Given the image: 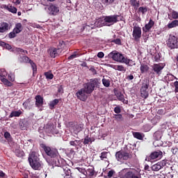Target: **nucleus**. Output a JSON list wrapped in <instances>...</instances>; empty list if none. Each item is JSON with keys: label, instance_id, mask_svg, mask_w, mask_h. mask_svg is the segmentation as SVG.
<instances>
[{"label": "nucleus", "instance_id": "57", "mask_svg": "<svg viewBox=\"0 0 178 178\" xmlns=\"http://www.w3.org/2000/svg\"><path fill=\"white\" fill-rule=\"evenodd\" d=\"M114 112H115L116 114H119L120 113H121L122 111H121L120 107H119V106L115 107V108H114Z\"/></svg>", "mask_w": 178, "mask_h": 178}, {"label": "nucleus", "instance_id": "24", "mask_svg": "<svg viewBox=\"0 0 178 178\" xmlns=\"http://www.w3.org/2000/svg\"><path fill=\"white\" fill-rule=\"evenodd\" d=\"M140 95L142 98L147 99L149 97V92L146 90L143 86L140 87Z\"/></svg>", "mask_w": 178, "mask_h": 178}, {"label": "nucleus", "instance_id": "17", "mask_svg": "<svg viewBox=\"0 0 178 178\" xmlns=\"http://www.w3.org/2000/svg\"><path fill=\"white\" fill-rule=\"evenodd\" d=\"M155 24V22L153 21L152 18H150L149 22L145 25V26L143 28V31L144 33H149L150 30L152 29V26H154Z\"/></svg>", "mask_w": 178, "mask_h": 178}, {"label": "nucleus", "instance_id": "37", "mask_svg": "<svg viewBox=\"0 0 178 178\" xmlns=\"http://www.w3.org/2000/svg\"><path fill=\"white\" fill-rule=\"evenodd\" d=\"M0 47H3V48L7 49V50H11L12 47L8 43H6L3 40H0Z\"/></svg>", "mask_w": 178, "mask_h": 178}, {"label": "nucleus", "instance_id": "56", "mask_svg": "<svg viewBox=\"0 0 178 178\" xmlns=\"http://www.w3.org/2000/svg\"><path fill=\"white\" fill-rule=\"evenodd\" d=\"M172 19H178V13L177 11H172Z\"/></svg>", "mask_w": 178, "mask_h": 178}, {"label": "nucleus", "instance_id": "55", "mask_svg": "<svg viewBox=\"0 0 178 178\" xmlns=\"http://www.w3.org/2000/svg\"><path fill=\"white\" fill-rule=\"evenodd\" d=\"M76 169L79 171V172L85 175V176L86 177V169H85L84 168H76Z\"/></svg>", "mask_w": 178, "mask_h": 178}, {"label": "nucleus", "instance_id": "49", "mask_svg": "<svg viewBox=\"0 0 178 178\" xmlns=\"http://www.w3.org/2000/svg\"><path fill=\"white\" fill-rule=\"evenodd\" d=\"M4 138L8 140V141H12L13 138L10 135V133L9 131H6L4 133Z\"/></svg>", "mask_w": 178, "mask_h": 178}, {"label": "nucleus", "instance_id": "35", "mask_svg": "<svg viewBox=\"0 0 178 178\" xmlns=\"http://www.w3.org/2000/svg\"><path fill=\"white\" fill-rule=\"evenodd\" d=\"M149 86V79H144L143 80L142 87L144 88V89L147 91Z\"/></svg>", "mask_w": 178, "mask_h": 178}, {"label": "nucleus", "instance_id": "7", "mask_svg": "<svg viewBox=\"0 0 178 178\" xmlns=\"http://www.w3.org/2000/svg\"><path fill=\"white\" fill-rule=\"evenodd\" d=\"M109 58H112L115 62L124 63V55L117 50L112 51L108 54Z\"/></svg>", "mask_w": 178, "mask_h": 178}, {"label": "nucleus", "instance_id": "41", "mask_svg": "<svg viewBox=\"0 0 178 178\" xmlns=\"http://www.w3.org/2000/svg\"><path fill=\"white\" fill-rule=\"evenodd\" d=\"M29 63H30L31 66V67H32V69H33V74H34V73H37V70H38V68H37V65H36L35 63H34V61H33V60H32L31 59H30V58H29Z\"/></svg>", "mask_w": 178, "mask_h": 178}, {"label": "nucleus", "instance_id": "33", "mask_svg": "<svg viewBox=\"0 0 178 178\" xmlns=\"http://www.w3.org/2000/svg\"><path fill=\"white\" fill-rule=\"evenodd\" d=\"M116 177H117V175L115 170H109L108 171H107V176H106L107 178H111V177L116 178Z\"/></svg>", "mask_w": 178, "mask_h": 178}, {"label": "nucleus", "instance_id": "40", "mask_svg": "<svg viewBox=\"0 0 178 178\" xmlns=\"http://www.w3.org/2000/svg\"><path fill=\"white\" fill-rule=\"evenodd\" d=\"M153 138H154V140H156V141L161 140V138H162L161 131H155L154 134H153Z\"/></svg>", "mask_w": 178, "mask_h": 178}, {"label": "nucleus", "instance_id": "39", "mask_svg": "<svg viewBox=\"0 0 178 178\" xmlns=\"http://www.w3.org/2000/svg\"><path fill=\"white\" fill-rule=\"evenodd\" d=\"M49 55L51 58H56L58 56V49H51Z\"/></svg>", "mask_w": 178, "mask_h": 178}, {"label": "nucleus", "instance_id": "47", "mask_svg": "<svg viewBox=\"0 0 178 178\" xmlns=\"http://www.w3.org/2000/svg\"><path fill=\"white\" fill-rule=\"evenodd\" d=\"M102 83L104 87H109L111 81L110 79H106L105 78H103Z\"/></svg>", "mask_w": 178, "mask_h": 178}, {"label": "nucleus", "instance_id": "15", "mask_svg": "<svg viewBox=\"0 0 178 178\" xmlns=\"http://www.w3.org/2000/svg\"><path fill=\"white\" fill-rule=\"evenodd\" d=\"M48 10L49 12V15H54L56 16L58 15V13L60 12V9L55 4L49 3L48 6Z\"/></svg>", "mask_w": 178, "mask_h": 178}, {"label": "nucleus", "instance_id": "14", "mask_svg": "<svg viewBox=\"0 0 178 178\" xmlns=\"http://www.w3.org/2000/svg\"><path fill=\"white\" fill-rule=\"evenodd\" d=\"M97 176V172L94 166H88L86 169V175L88 178H95Z\"/></svg>", "mask_w": 178, "mask_h": 178}, {"label": "nucleus", "instance_id": "21", "mask_svg": "<svg viewBox=\"0 0 178 178\" xmlns=\"http://www.w3.org/2000/svg\"><path fill=\"white\" fill-rule=\"evenodd\" d=\"M35 105L36 107H40L44 104V99L41 95H36L35 97Z\"/></svg>", "mask_w": 178, "mask_h": 178}, {"label": "nucleus", "instance_id": "29", "mask_svg": "<svg viewBox=\"0 0 178 178\" xmlns=\"http://www.w3.org/2000/svg\"><path fill=\"white\" fill-rule=\"evenodd\" d=\"M133 135H134V138H138V140H143L145 136L144 134L140 133L138 131H134L133 133Z\"/></svg>", "mask_w": 178, "mask_h": 178}, {"label": "nucleus", "instance_id": "32", "mask_svg": "<svg viewBox=\"0 0 178 178\" xmlns=\"http://www.w3.org/2000/svg\"><path fill=\"white\" fill-rule=\"evenodd\" d=\"M124 63L129 66L136 65V63H134V61L132 59H129L127 57H124Z\"/></svg>", "mask_w": 178, "mask_h": 178}, {"label": "nucleus", "instance_id": "10", "mask_svg": "<svg viewBox=\"0 0 178 178\" xmlns=\"http://www.w3.org/2000/svg\"><path fill=\"white\" fill-rule=\"evenodd\" d=\"M23 29L24 26L22 23H17L13 31L9 33V38H15L17 33H22V31H23Z\"/></svg>", "mask_w": 178, "mask_h": 178}, {"label": "nucleus", "instance_id": "11", "mask_svg": "<svg viewBox=\"0 0 178 178\" xmlns=\"http://www.w3.org/2000/svg\"><path fill=\"white\" fill-rule=\"evenodd\" d=\"M59 174L61 176H63L64 178H74V177L71 170L69 169V168H67V167L60 168V169H59Z\"/></svg>", "mask_w": 178, "mask_h": 178}, {"label": "nucleus", "instance_id": "3", "mask_svg": "<svg viewBox=\"0 0 178 178\" xmlns=\"http://www.w3.org/2000/svg\"><path fill=\"white\" fill-rule=\"evenodd\" d=\"M29 162L31 167L33 170H41L42 169V165L40 163L39 157L36 155L35 152H31L29 156Z\"/></svg>", "mask_w": 178, "mask_h": 178}, {"label": "nucleus", "instance_id": "23", "mask_svg": "<svg viewBox=\"0 0 178 178\" xmlns=\"http://www.w3.org/2000/svg\"><path fill=\"white\" fill-rule=\"evenodd\" d=\"M8 23H6V22H3V23H1L0 25V33H5L8 30Z\"/></svg>", "mask_w": 178, "mask_h": 178}, {"label": "nucleus", "instance_id": "45", "mask_svg": "<svg viewBox=\"0 0 178 178\" xmlns=\"http://www.w3.org/2000/svg\"><path fill=\"white\" fill-rule=\"evenodd\" d=\"M147 12H148L147 7H139L138 9V13H141L143 15H145Z\"/></svg>", "mask_w": 178, "mask_h": 178}, {"label": "nucleus", "instance_id": "62", "mask_svg": "<svg viewBox=\"0 0 178 178\" xmlns=\"http://www.w3.org/2000/svg\"><path fill=\"white\" fill-rule=\"evenodd\" d=\"M58 93H63L64 92L63 87L62 85H60V86L58 87Z\"/></svg>", "mask_w": 178, "mask_h": 178}, {"label": "nucleus", "instance_id": "1", "mask_svg": "<svg viewBox=\"0 0 178 178\" xmlns=\"http://www.w3.org/2000/svg\"><path fill=\"white\" fill-rule=\"evenodd\" d=\"M100 83L97 78L90 79V81L84 83L83 88L78 90L76 93V97L79 99L81 102H86L88 99L87 95H91L95 91V87H99Z\"/></svg>", "mask_w": 178, "mask_h": 178}, {"label": "nucleus", "instance_id": "12", "mask_svg": "<svg viewBox=\"0 0 178 178\" xmlns=\"http://www.w3.org/2000/svg\"><path fill=\"white\" fill-rule=\"evenodd\" d=\"M118 17H120V15H111L110 16H106L104 17V22L114 24V23L119 22Z\"/></svg>", "mask_w": 178, "mask_h": 178}, {"label": "nucleus", "instance_id": "53", "mask_svg": "<svg viewBox=\"0 0 178 178\" xmlns=\"http://www.w3.org/2000/svg\"><path fill=\"white\" fill-rule=\"evenodd\" d=\"M155 62H160L161 56V54L156 53L154 54Z\"/></svg>", "mask_w": 178, "mask_h": 178}, {"label": "nucleus", "instance_id": "60", "mask_svg": "<svg viewBox=\"0 0 178 178\" xmlns=\"http://www.w3.org/2000/svg\"><path fill=\"white\" fill-rule=\"evenodd\" d=\"M63 45H65L64 40L60 41L58 45V49L63 48Z\"/></svg>", "mask_w": 178, "mask_h": 178}, {"label": "nucleus", "instance_id": "31", "mask_svg": "<svg viewBox=\"0 0 178 178\" xmlns=\"http://www.w3.org/2000/svg\"><path fill=\"white\" fill-rule=\"evenodd\" d=\"M129 3H131V7H134L136 10H137L138 8L140 7V1L130 0Z\"/></svg>", "mask_w": 178, "mask_h": 178}, {"label": "nucleus", "instance_id": "16", "mask_svg": "<svg viewBox=\"0 0 178 178\" xmlns=\"http://www.w3.org/2000/svg\"><path fill=\"white\" fill-rule=\"evenodd\" d=\"M125 178H141V175L138 174L136 171L130 170L127 171L126 174L124 175Z\"/></svg>", "mask_w": 178, "mask_h": 178}, {"label": "nucleus", "instance_id": "2", "mask_svg": "<svg viewBox=\"0 0 178 178\" xmlns=\"http://www.w3.org/2000/svg\"><path fill=\"white\" fill-rule=\"evenodd\" d=\"M115 156L118 161H127V159H132V152L131 147L126 145L123 150L117 152Z\"/></svg>", "mask_w": 178, "mask_h": 178}, {"label": "nucleus", "instance_id": "5", "mask_svg": "<svg viewBox=\"0 0 178 178\" xmlns=\"http://www.w3.org/2000/svg\"><path fill=\"white\" fill-rule=\"evenodd\" d=\"M7 73L6 71H3V73L0 72V80L2 81L3 84L6 86L11 87L13 83L11 81H15V77L11 76V74L8 75V79H6Z\"/></svg>", "mask_w": 178, "mask_h": 178}, {"label": "nucleus", "instance_id": "9", "mask_svg": "<svg viewBox=\"0 0 178 178\" xmlns=\"http://www.w3.org/2000/svg\"><path fill=\"white\" fill-rule=\"evenodd\" d=\"M43 148L48 156L56 158L59 155L58 149L56 148H52L51 147H48L47 145H44Z\"/></svg>", "mask_w": 178, "mask_h": 178}, {"label": "nucleus", "instance_id": "28", "mask_svg": "<svg viewBox=\"0 0 178 178\" xmlns=\"http://www.w3.org/2000/svg\"><path fill=\"white\" fill-rule=\"evenodd\" d=\"M167 26L169 29H172V28L178 26V19H174V21H172L170 23H168Z\"/></svg>", "mask_w": 178, "mask_h": 178}, {"label": "nucleus", "instance_id": "58", "mask_svg": "<svg viewBox=\"0 0 178 178\" xmlns=\"http://www.w3.org/2000/svg\"><path fill=\"white\" fill-rule=\"evenodd\" d=\"M157 114H159V115H163V114H165L164 109H159L157 111Z\"/></svg>", "mask_w": 178, "mask_h": 178}, {"label": "nucleus", "instance_id": "48", "mask_svg": "<svg viewBox=\"0 0 178 178\" xmlns=\"http://www.w3.org/2000/svg\"><path fill=\"white\" fill-rule=\"evenodd\" d=\"M73 129L74 131H76V133H79L82 131L81 124H75L73 127Z\"/></svg>", "mask_w": 178, "mask_h": 178}, {"label": "nucleus", "instance_id": "46", "mask_svg": "<svg viewBox=\"0 0 178 178\" xmlns=\"http://www.w3.org/2000/svg\"><path fill=\"white\" fill-rule=\"evenodd\" d=\"M19 127L21 128L22 131H25L27 128V124L26 123V121L22 120L19 122Z\"/></svg>", "mask_w": 178, "mask_h": 178}, {"label": "nucleus", "instance_id": "25", "mask_svg": "<svg viewBox=\"0 0 178 178\" xmlns=\"http://www.w3.org/2000/svg\"><path fill=\"white\" fill-rule=\"evenodd\" d=\"M95 141V138H90V136H86L84 138L83 140V145H91V143H92V142Z\"/></svg>", "mask_w": 178, "mask_h": 178}, {"label": "nucleus", "instance_id": "36", "mask_svg": "<svg viewBox=\"0 0 178 178\" xmlns=\"http://www.w3.org/2000/svg\"><path fill=\"white\" fill-rule=\"evenodd\" d=\"M59 102L58 99H54V100H52V102H49V106L51 109L55 108V106L58 105Z\"/></svg>", "mask_w": 178, "mask_h": 178}, {"label": "nucleus", "instance_id": "34", "mask_svg": "<svg viewBox=\"0 0 178 178\" xmlns=\"http://www.w3.org/2000/svg\"><path fill=\"white\" fill-rule=\"evenodd\" d=\"M80 56L81 54L79 52H78V51H74L73 54L67 58V59L69 60H72V59L77 58V57H80Z\"/></svg>", "mask_w": 178, "mask_h": 178}, {"label": "nucleus", "instance_id": "4", "mask_svg": "<svg viewBox=\"0 0 178 178\" xmlns=\"http://www.w3.org/2000/svg\"><path fill=\"white\" fill-rule=\"evenodd\" d=\"M166 44L167 47L170 48V50H172L173 49H178V33L170 35Z\"/></svg>", "mask_w": 178, "mask_h": 178}, {"label": "nucleus", "instance_id": "42", "mask_svg": "<svg viewBox=\"0 0 178 178\" xmlns=\"http://www.w3.org/2000/svg\"><path fill=\"white\" fill-rule=\"evenodd\" d=\"M13 51L17 54H20V52H24V54H26V55H28V51L24 50V49H22L21 47H15V49H13Z\"/></svg>", "mask_w": 178, "mask_h": 178}, {"label": "nucleus", "instance_id": "52", "mask_svg": "<svg viewBox=\"0 0 178 178\" xmlns=\"http://www.w3.org/2000/svg\"><path fill=\"white\" fill-rule=\"evenodd\" d=\"M101 2L103 4H106V6H108L109 4H112L115 2V0H101Z\"/></svg>", "mask_w": 178, "mask_h": 178}, {"label": "nucleus", "instance_id": "63", "mask_svg": "<svg viewBox=\"0 0 178 178\" xmlns=\"http://www.w3.org/2000/svg\"><path fill=\"white\" fill-rule=\"evenodd\" d=\"M127 79L133 80L134 79V76H133V74H129V76H127Z\"/></svg>", "mask_w": 178, "mask_h": 178}, {"label": "nucleus", "instance_id": "54", "mask_svg": "<svg viewBox=\"0 0 178 178\" xmlns=\"http://www.w3.org/2000/svg\"><path fill=\"white\" fill-rule=\"evenodd\" d=\"M113 43L117 44L118 45H122V40L120 38H116V40H112Z\"/></svg>", "mask_w": 178, "mask_h": 178}, {"label": "nucleus", "instance_id": "13", "mask_svg": "<svg viewBox=\"0 0 178 178\" xmlns=\"http://www.w3.org/2000/svg\"><path fill=\"white\" fill-rule=\"evenodd\" d=\"M166 164H167V161H165V159H163L161 162H158L156 164H154L152 166V170L159 171L161 170V169H162V168L165 167Z\"/></svg>", "mask_w": 178, "mask_h": 178}, {"label": "nucleus", "instance_id": "44", "mask_svg": "<svg viewBox=\"0 0 178 178\" xmlns=\"http://www.w3.org/2000/svg\"><path fill=\"white\" fill-rule=\"evenodd\" d=\"M149 67L148 65L143 64V65L140 66V72L141 73L147 72L149 71Z\"/></svg>", "mask_w": 178, "mask_h": 178}, {"label": "nucleus", "instance_id": "51", "mask_svg": "<svg viewBox=\"0 0 178 178\" xmlns=\"http://www.w3.org/2000/svg\"><path fill=\"white\" fill-rule=\"evenodd\" d=\"M108 159V152H102L100 154V159L102 161H104V159Z\"/></svg>", "mask_w": 178, "mask_h": 178}, {"label": "nucleus", "instance_id": "38", "mask_svg": "<svg viewBox=\"0 0 178 178\" xmlns=\"http://www.w3.org/2000/svg\"><path fill=\"white\" fill-rule=\"evenodd\" d=\"M44 76H46V79L47 80H52L54 79V76L51 71H47V72H44Z\"/></svg>", "mask_w": 178, "mask_h": 178}, {"label": "nucleus", "instance_id": "50", "mask_svg": "<svg viewBox=\"0 0 178 178\" xmlns=\"http://www.w3.org/2000/svg\"><path fill=\"white\" fill-rule=\"evenodd\" d=\"M81 140H70V145H73L74 147H76L77 145H80Z\"/></svg>", "mask_w": 178, "mask_h": 178}, {"label": "nucleus", "instance_id": "59", "mask_svg": "<svg viewBox=\"0 0 178 178\" xmlns=\"http://www.w3.org/2000/svg\"><path fill=\"white\" fill-rule=\"evenodd\" d=\"M31 100H29V99H28V100H26V102H24L23 104L24 107H26V108H27L29 104H30Z\"/></svg>", "mask_w": 178, "mask_h": 178}, {"label": "nucleus", "instance_id": "8", "mask_svg": "<svg viewBox=\"0 0 178 178\" xmlns=\"http://www.w3.org/2000/svg\"><path fill=\"white\" fill-rule=\"evenodd\" d=\"M163 156V153L161 152V150H157L156 152H152L149 156H147L145 160L150 162L152 161H154L155 159H161Z\"/></svg>", "mask_w": 178, "mask_h": 178}, {"label": "nucleus", "instance_id": "64", "mask_svg": "<svg viewBox=\"0 0 178 178\" xmlns=\"http://www.w3.org/2000/svg\"><path fill=\"white\" fill-rule=\"evenodd\" d=\"M174 85L175 87V92H178V81H175Z\"/></svg>", "mask_w": 178, "mask_h": 178}, {"label": "nucleus", "instance_id": "20", "mask_svg": "<svg viewBox=\"0 0 178 178\" xmlns=\"http://www.w3.org/2000/svg\"><path fill=\"white\" fill-rule=\"evenodd\" d=\"M115 95L120 102H123L126 105H128L129 101L126 100L125 102L124 95L123 93H122V92L120 91L116 92Z\"/></svg>", "mask_w": 178, "mask_h": 178}, {"label": "nucleus", "instance_id": "19", "mask_svg": "<svg viewBox=\"0 0 178 178\" xmlns=\"http://www.w3.org/2000/svg\"><path fill=\"white\" fill-rule=\"evenodd\" d=\"M163 69V66L161 65V64H154L153 65V70L156 74H158V76H161Z\"/></svg>", "mask_w": 178, "mask_h": 178}, {"label": "nucleus", "instance_id": "30", "mask_svg": "<svg viewBox=\"0 0 178 178\" xmlns=\"http://www.w3.org/2000/svg\"><path fill=\"white\" fill-rule=\"evenodd\" d=\"M18 60L20 63H29L30 58H29L28 56L19 55V57L18 58Z\"/></svg>", "mask_w": 178, "mask_h": 178}, {"label": "nucleus", "instance_id": "6", "mask_svg": "<svg viewBox=\"0 0 178 178\" xmlns=\"http://www.w3.org/2000/svg\"><path fill=\"white\" fill-rule=\"evenodd\" d=\"M134 30L132 32V37L135 42H139L142 37V29L141 26L138 23H133Z\"/></svg>", "mask_w": 178, "mask_h": 178}, {"label": "nucleus", "instance_id": "26", "mask_svg": "<svg viewBox=\"0 0 178 178\" xmlns=\"http://www.w3.org/2000/svg\"><path fill=\"white\" fill-rule=\"evenodd\" d=\"M113 69L120 71L121 72H126L127 68L123 65H112Z\"/></svg>", "mask_w": 178, "mask_h": 178}, {"label": "nucleus", "instance_id": "61", "mask_svg": "<svg viewBox=\"0 0 178 178\" xmlns=\"http://www.w3.org/2000/svg\"><path fill=\"white\" fill-rule=\"evenodd\" d=\"M90 70L93 73V74H97V70H95L94 66H91Z\"/></svg>", "mask_w": 178, "mask_h": 178}, {"label": "nucleus", "instance_id": "22", "mask_svg": "<svg viewBox=\"0 0 178 178\" xmlns=\"http://www.w3.org/2000/svg\"><path fill=\"white\" fill-rule=\"evenodd\" d=\"M54 164L56 167H60V168H62L65 164V159H56L55 161H54Z\"/></svg>", "mask_w": 178, "mask_h": 178}, {"label": "nucleus", "instance_id": "27", "mask_svg": "<svg viewBox=\"0 0 178 178\" xmlns=\"http://www.w3.org/2000/svg\"><path fill=\"white\" fill-rule=\"evenodd\" d=\"M23 112H22L21 109H19V111H13V112L10 113V115H9V118H14L19 117L22 115Z\"/></svg>", "mask_w": 178, "mask_h": 178}, {"label": "nucleus", "instance_id": "43", "mask_svg": "<svg viewBox=\"0 0 178 178\" xmlns=\"http://www.w3.org/2000/svg\"><path fill=\"white\" fill-rule=\"evenodd\" d=\"M114 118H115V120L118 122H121V121L124 120L122 114H120V113H119L118 114H114Z\"/></svg>", "mask_w": 178, "mask_h": 178}, {"label": "nucleus", "instance_id": "18", "mask_svg": "<svg viewBox=\"0 0 178 178\" xmlns=\"http://www.w3.org/2000/svg\"><path fill=\"white\" fill-rule=\"evenodd\" d=\"M2 7L3 8V9H6L8 12L13 13V14H17V8L13 7V6H11V4H3Z\"/></svg>", "mask_w": 178, "mask_h": 178}]
</instances>
